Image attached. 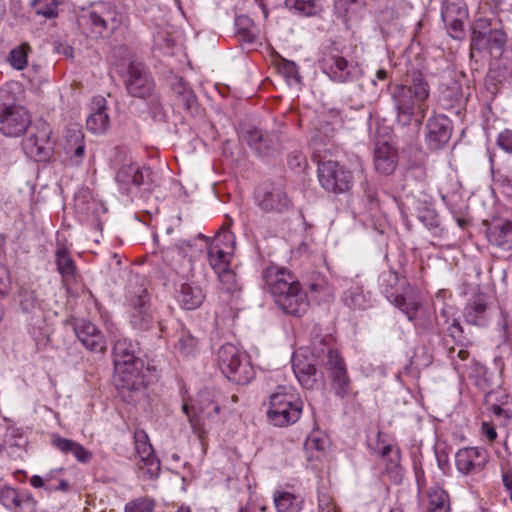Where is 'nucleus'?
I'll return each instance as SVG.
<instances>
[{"mask_svg": "<svg viewBox=\"0 0 512 512\" xmlns=\"http://www.w3.org/2000/svg\"><path fill=\"white\" fill-rule=\"evenodd\" d=\"M429 95V83L418 70L407 74L404 83L393 86L391 99L397 124L403 127L413 124L418 131L428 111Z\"/></svg>", "mask_w": 512, "mask_h": 512, "instance_id": "1", "label": "nucleus"}, {"mask_svg": "<svg viewBox=\"0 0 512 512\" xmlns=\"http://www.w3.org/2000/svg\"><path fill=\"white\" fill-rule=\"evenodd\" d=\"M113 362H114V383L126 402L135 401V396L141 393L147 380L144 374V362L137 356V344L126 337L114 336Z\"/></svg>", "mask_w": 512, "mask_h": 512, "instance_id": "2", "label": "nucleus"}, {"mask_svg": "<svg viewBox=\"0 0 512 512\" xmlns=\"http://www.w3.org/2000/svg\"><path fill=\"white\" fill-rule=\"evenodd\" d=\"M264 285L285 313L301 316L309 306L307 295L297 278L286 268L270 266L263 273Z\"/></svg>", "mask_w": 512, "mask_h": 512, "instance_id": "3", "label": "nucleus"}, {"mask_svg": "<svg viewBox=\"0 0 512 512\" xmlns=\"http://www.w3.org/2000/svg\"><path fill=\"white\" fill-rule=\"evenodd\" d=\"M122 18V14L113 6L100 3L79 15L77 23L83 34L98 39L112 35L121 25Z\"/></svg>", "mask_w": 512, "mask_h": 512, "instance_id": "4", "label": "nucleus"}, {"mask_svg": "<svg viewBox=\"0 0 512 512\" xmlns=\"http://www.w3.org/2000/svg\"><path fill=\"white\" fill-rule=\"evenodd\" d=\"M303 402L285 386H278L270 395L267 418L274 426L285 427L296 423L302 414Z\"/></svg>", "mask_w": 512, "mask_h": 512, "instance_id": "5", "label": "nucleus"}, {"mask_svg": "<svg viewBox=\"0 0 512 512\" xmlns=\"http://www.w3.org/2000/svg\"><path fill=\"white\" fill-rule=\"evenodd\" d=\"M217 362L221 372L230 381L245 385L254 377V371L244 353L231 343L220 347L217 353Z\"/></svg>", "mask_w": 512, "mask_h": 512, "instance_id": "6", "label": "nucleus"}, {"mask_svg": "<svg viewBox=\"0 0 512 512\" xmlns=\"http://www.w3.org/2000/svg\"><path fill=\"white\" fill-rule=\"evenodd\" d=\"M52 134L53 131L49 123L37 122L23 140L22 146L25 154L38 162L50 160L55 146Z\"/></svg>", "mask_w": 512, "mask_h": 512, "instance_id": "7", "label": "nucleus"}, {"mask_svg": "<svg viewBox=\"0 0 512 512\" xmlns=\"http://www.w3.org/2000/svg\"><path fill=\"white\" fill-rule=\"evenodd\" d=\"M317 176L321 187L334 194L348 192L354 183L352 172L337 161L319 162Z\"/></svg>", "mask_w": 512, "mask_h": 512, "instance_id": "8", "label": "nucleus"}, {"mask_svg": "<svg viewBox=\"0 0 512 512\" xmlns=\"http://www.w3.org/2000/svg\"><path fill=\"white\" fill-rule=\"evenodd\" d=\"M115 179L123 188H127L130 185L135 187L143 186V190L148 193L152 192L160 184L158 175L150 168L140 167L133 162L122 165L117 171Z\"/></svg>", "mask_w": 512, "mask_h": 512, "instance_id": "9", "label": "nucleus"}, {"mask_svg": "<svg viewBox=\"0 0 512 512\" xmlns=\"http://www.w3.org/2000/svg\"><path fill=\"white\" fill-rule=\"evenodd\" d=\"M127 93L134 98L146 99L155 91L153 77L140 62H131L125 79Z\"/></svg>", "mask_w": 512, "mask_h": 512, "instance_id": "10", "label": "nucleus"}, {"mask_svg": "<svg viewBox=\"0 0 512 512\" xmlns=\"http://www.w3.org/2000/svg\"><path fill=\"white\" fill-rule=\"evenodd\" d=\"M319 66L331 80L339 83L354 80L358 72L357 68L350 65L335 49L323 54Z\"/></svg>", "mask_w": 512, "mask_h": 512, "instance_id": "11", "label": "nucleus"}, {"mask_svg": "<svg viewBox=\"0 0 512 512\" xmlns=\"http://www.w3.org/2000/svg\"><path fill=\"white\" fill-rule=\"evenodd\" d=\"M129 323L134 330L144 332L154 327L156 318L150 306V299L145 289L130 301Z\"/></svg>", "mask_w": 512, "mask_h": 512, "instance_id": "12", "label": "nucleus"}, {"mask_svg": "<svg viewBox=\"0 0 512 512\" xmlns=\"http://www.w3.org/2000/svg\"><path fill=\"white\" fill-rule=\"evenodd\" d=\"M30 124V115L21 106H4L0 110V132L5 136H20L27 130Z\"/></svg>", "mask_w": 512, "mask_h": 512, "instance_id": "13", "label": "nucleus"}, {"mask_svg": "<svg viewBox=\"0 0 512 512\" xmlns=\"http://www.w3.org/2000/svg\"><path fill=\"white\" fill-rule=\"evenodd\" d=\"M135 450L139 457V470L148 479H155L160 472V461L154 454L152 445L144 430H137L134 434Z\"/></svg>", "mask_w": 512, "mask_h": 512, "instance_id": "14", "label": "nucleus"}, {"mask_svg": "<svg viewBox=\"0 0 512 512\" xmlns=\"http://www.w3.org/2000/svg\"><path fill=\"white\" fill-rule=\"evenodd\" d=\"M489 461L487 450L481 447H465L455 454V464L459 473L474 475L480 473Z\"/></svg>", "mask_w": 512, "mask_h": 512, "instance_id": "15", "label": "nucleus"}, {"mask_svg": "<svg viewBox=\"0 0 512 512\" xmlns=\"http://www.w3.org/2000/svg\"><path fill=\"white\" fill-rule=\"evenodd\" d=\"M449 336L454 340L455 346L448 350V356L453 362L454 368L458 373H466L467 365L465 363L469 358L467 347L472 344V341L464 334L463 327L457 320L448 327Z\"/></svg>", "mask_w": 512, "mask_h": 512, "instance_id": "16", "label": "nucleus"}, {"mask_svg": "<svg viewBox=\"0 0 512 512\" xmlns=\"http://www.w3.org/2000/svg\"><path fill=\"white\" fill-rule=\"evenodd\" d=\"M452 135V125L448 117L434 115L426 122L425 142L430 150L437 151L443 148Z\"/></svg>", "mask_w": 512, "mask_h": 512, "instance_id": "17", "label": "nucleus"}, {"mask_svg": "<svg viewBox=\"0 0 512 512\" xmlns=\"http://www.w3.org/2000/svg\"><path fill=\"white\" fill-rule=\"evenodd\" d=\"M73 329L77 339L87 350L94 353L105 352V337L94 323L86 319H77L73 324Z\"/></svg>", "mask_w": 512, "mask_h": 512, "instance_id": "18", "label": "nucleus"}, {"mask_svg": "<svg viewBox=\"0 0 512 512\" xmlns=\"http://www.w3.org/2000/svg\"><path fill=\"white\" fill-rule=\"evenodd\" d=\"M243 140L260 156H269L279 144V137L274 132L262 131L257 127H247L242 131Z\"/></svg>", "mask_w": 512, "mask_h": 512, "instance_id": "19", "label": "nucleus"}, {"mask_svg": "<svg viewBox=\"0 0 512 512\" xmlns=\"http://www.w3.org/2000/svg\"><path fill=\"white\" fill-rule=\"evenodd\" d=\"M256 203L265 213H283L292 205L286 192L280 187H272L264 192H258Z\"/></svg>", "mask_w": 512, "mask_h": 512, "instance_id": "20", "label": "nucleus"}, {"mask_svg": "<svg viewBox=\"0 0 512 512\" xmlns=\"http://www.w3.org/2000/svg\"><path fill=\"white\" fill-rule=\"evenodd\" d=\"M63 148L70 165L78 166L82 163L85 156V144L80 126L71 125L67 128Z\"/></svg>", "mask_w": 512, "mask_h": 512, "instance_id": "21", "label": "nucleus"}, {"mask_svg": "<svg viewBox=\"0 0 512 512\" xmlns=\"http://www.w3.org/2000/svg\"><path fill=\"white\" fill-rule=\"evenodd\" d=\"M292 369L299 382L305 389H313L317 383L315 364L301 353H294L292 357Z\"/></svg>", "mask_w": 512, "mask_h": 512, "instance_id": "22", "label": "nucleus"}, {"mask_svg": "<svg viewBox=\"0 0 512 512\" xmlns=\"http://www.w3.org/2000/svg\"><path fill=\"white\" fill-rule=\"evenodd\" d=\"M398 155L396 149L387 142L378 143L374 151L375 170L383 175H390L396 169Z\"/></svg>", "mask_w": 512, "mask_h": 512, "instance_id": "23", "label": "nucleus"}, {"mask_svg": "<svg viewBox=\"0 0 512 512\" xmlns=\"http://www.w3.org/2000/svg\"><path fill=\"white\" fill-rule=\"evenodd\" d=\"M488 242L503 251L512 250V221L506 220L489 226L486 230Z\"/></svg>", "mask_w": 512, "mask_h": 512, "instance_id": "24", "label": "nucleus"}, {"mask_svg": "<svg viewBox=\"0 0 512 512\" xmlns=\"http://www.w3.org/2000/svg\"><path fill=\"white\" fill-rule=\"evenodd\" d=\"M51 444L54 448L58 449L65 455L72 454L80 463H87L92 458V453L88 451L83 445L72 439L62 437L58 434L52 435Z\"/></svg>", "mask_w": 512, "mask_h": 512, "instance_id": "25", "label": "nucleus"}, {"mask_svg": "<svg viewBox=\"0 0 512 512\" xmlns=\"http://www.w3.org/2000/svg\"><path fill=\"white\" fill-rule=\"evenodd\" d=\"M205 299L203 289L196 283H182L177 292V300L182 308L194 310L201 306Z\"/></svg>", "mask_w": 512, "mask_h": 512, "instance_id": "26", "label": "nucleus"}, {"mask_svg": "<svg viewBox=\"0 0 512 512\" xmlns=\"http://www.w3.org/2000/svg\"><path fill=\"white\" fill-rule=\"evenodd\" d=\"M225 397L218 390L205 389L200 394L199 410L207 418H214L222 408H225Z\"/></svg>", "mask_w": 512, "mask_h": 512, "instance_id": "27", "label": "nucleus"}, {"mask_svg": "<svg viewBox=\"0 0 512 512\" xmlns=\"http://www.w3.org/2000/svg\"><path fill=\"white\" fill-rule=\"evenodd\" d=\"M106 101L102 97L95 98L93 101L94 112L86 120V127L94 134H102L109 128V116L106 111Z\"/></svg>", "mask_w": 512, "mask_h": 512, "instance_id": "28", "label": "nucleus"}, {"mask_svg": "<svg viewBox=\"0 0 512 512\" xmlns=\"http://www.w3.org/2000/svg\"><path fill=\"white\" fill-rule=\"evenodd\" d=\"M172 90L177 97L178 103L187 113L190 115L198 113L199 106L196 95L183 79L176 80L172 85Z\"/></svg>", "mask_w": 512, "mask_h": 512, "instance_id": "29", "label": "nucleus"}, {"mask_svg": "<svg viewBox=\"0 0 512 512\" xmlns=\"http://www.w3.org/2000/svg\"><path fill=\"white\" fill-rule=\"evenodd\" d=\"M335 134L332 125L323 119H317L310 129L311 145L315 152H322V146L326 145Z\"/></svg>", "mask_w": 512, "mask_h": 512, "instance_id": "30", "label": "nucleus"}, {"mask_svg": "<svg viewBox=\"0 0 512 512\" xmlns=\"http://www.w3.org/2000/svg\"><path fill=\"white\" fill-rule=\"evenodd\" d=\"M342 302L353 310H364L370 305V294L360 285H351L342 294Z\"/></svg>", "mask_w": 512, "mask_h": 512, "instance_id": "31", "label": "nucleus"}, {"mask_svg": "<svg viewBox=\"0 0 512 512\" xmlns=\"http://www.w3.org/2000/svg\"><path fill=\"white\" fill-rule=\"evenodd\" d=\"M438 102L446 110L460 107L463 103L461 85L455 81L451 84L442 85L438 96Z\"/></svg>", "mask_w": 512, "mask_h": 512, "instance_id": "32", "label": "nucleus"}, {"mask_svg": "<svg viewBox=\"0 0 512 512\" xmlns=\"http://www.w3.org/2000/svg\"><path fill=\"white\" fill-rule=\"evenodd\" d=\"M273 501L277 512H300L304 503L301 496L288 491H275Z\"/></svg>", "mask_w": 512, "mask_h": 512, "instance_id": "33", "label": "nucleus"}, {"mask_svg": "<svg viewBox=\"0 0 512 512\" xmlns=\"http://www.w3.org/2000/svg\"><path fill=\"white\" fill-rule=\"evenodd\" d=\"M199 349L200 343L197 337L184 327L178 330L175 350L179 355L183 357L195 356Z\"/></svg>", "mask_w": 512, "mask_h": 512, "instance_id": "34", "label": "nucleus"}, {"mask_svg": "<svg viewBox=\"0 0 512 512\" xmlns=\"http://www.w3.org/2000/svg\"><path fill=\"white\" fill-rule=\"evenodd\" d=\"M55 263L57 271L63 280H69L76 274V265L69 250L62 244H57L55 250Z\"/></svg>", "mask_w": 512, "mask_h": 512, "instance_id": "35", "label": "nucleus"}, {"mask_svg": "<svg viewBox=\"0 0 512 512\" xmlns=\"http://www.w3.org/2000/svg\"><path fill=\"white\" fill-rule=\"evenodd\" d=\"M219 280V290L229 299L238 298L242 290V285L236 273L230 268L217 275Z\"/></svg>", "mask_w": 512, "mask_h": 512, "instance_id": "36", "label": "nucleus"}, {"mask_svg": "<svg viewBox=\"0 0 512 512\" xmlns=\"http://www.w3.org/2000/svg\"><path fill=\"white\" fill-rule=\"evenodd\" d=\"M207 255L209 264L217 275L230 269L232 251H224L218 245H211Z\"/></svg>", "mask_w": 512, "mask_h": 512, "instance_id": "37", "label": "nucleus"}, {"mask_svg": "<svg viewBox=\"0 0 512 512\" xmlns=\"http://www.w3.org/2000/svg\"><path fill=\"white\" fill-rule=\"evenodd\" d=\"M64 468L51 470L45 476L34 475L30 478V484L34 488H44L47 491H67L70 487L69 482L60 479L57 483H50V476L52 474H63Z\"/></svg>", "mask_w": 512, "mask_h": 512, "instance_id": "38", "label": "nucleus"}, {"mask_svg": "<svg viewBox=\"0 0 512 512\" xmlns=\"http://www.w3.org/2000/svg\"><path fill=\"white\" fill-rule=\"evenodd\" d=\"M428 512H450L448 493L439 485L430 487L428 491Z\"/></svg>", "mask_w": 512, "mask_h": 512, "instance_id": "39", "label": "nucleus"}, {"mask_svg": "<svg viewBox=\"0 0 512 512\" xmlns=\"http://www.w3.org/2000/svg\"><path fill=\"white\" fill-rule=\"evenodd\" d=\"M467 17L468 10L463 1L444 0L441 9V18L443 22L458 19H467Z\"/></svg>", "mask_w": 512, "mask_h": 512, "instance_id": "40", "label": "nucleus"}, {"mask_svg": "<svg viewBox=\"0 0 512 512\" xmlns=\"http://www.w3.org/2000/svg\"><path fill=\"white\" fill-rule=\"evenodd\" d=\"M236 35L240 41L252 44L256 41V27L247 16H238L235 20Z\"/></svg>", "mask_w": 512, "mask_h": 512, "instance_id": "41", "label": "nucleus"}, {"mask_svg": "<svg viewBox=\"0 0 512 512\" xmlns=\"http://www.w3.org/2000/svg\"><path fill=\"white\" fill-rule=\"evenodd\" d=\"M331 380V388L337 397L344 398L350 392V378L348 376L347 368L329 373Z\"/></svg>", "mask_w": 512, "mask_h": 512, "instance_id": "42", "label": "nucleus"}, {"mask_svg": "<svg viewBox=\"0 0 512 512\" xmlns=\"http://www.w3.org/2000/svg\"><path fill=\"white\" fill-rule=\"evenodd\" d=\"M487 33V51L490 53V55H494L495 53L497 56H500L502 54V51L504 50V47L507 42V36L506 33L501 29H490Z\"/></svg>", "mask_w": 512, "mask_h": 512, "instance_id": "43", "label": "nucleus"}, {"mask_svg": "<svg viewBox=\"0 0 512 512\" xmlns=\"http://www.w3.org/2000/svg\"><path fill=\"white\" fill-rule=\"evenodd\" d=\"M192 247V243L188 240L179 241L174 246L166 248L163 252L164 258L171 261V265H176L188 255Z\"/></svg>", "mask_w": 512, "mask_h": 512, "instance_id": "44", "label": "nucleus"}, {"mask_svg": "<svg viewBox=\"0 0 512 512\" xmlns=\"http://www.w3.org/2000/svg\"><path fill=\"white\" fill-rule=\"evenodd\" d=\"M405 178L407 182H415L420 188L427 184V169L423 161L413 163L407 168Z\"/></svg>", "mask_w": 512, "mask_h": 512, "instance_id": "45", "label": "nucleus"}, {"mask_svg": "<svg viewBox=\"0 0 512 512\" xmlns=\"http://www.w3.org/2000/svg\"><path fill=\"white\" fill-rule=\"evenodd\" d=\"M285 5L305 16L314 15L320 9L317 0H286Z\"/></svg>", "mask_w": 512, "mask_h": 512, "instance_id": "46", "label": "nucleus"}, {"mask_svg": "<svg viewBox=\"0 0 512 512\" xmlns=\"http://www.w3.org/2000/svg\"><path fill=\"white\" fill-rule=\"evenodd\" d=\"M148 111L152 118L156 121L165 122L167 113L160 96L154 92L146 98Z\"/></svg>", "mask_w": 512, "mask_h": 512, "instance_id": "47", "label": "nucleus"}, {"mask_svg": "<svg viewBox=\"0 0 512 512\" xmlns=\"http://www.w3.org/2000/svg\"><path fill=\"white\" fill-rule=\"evenodd\" d=\"M336 349L331 343V338L326 337H316L312 341L311 353L313 357L323 358L329 357Z\"/></svg>", "mask_w": 512, "mask_h": 512, "instance_id": "48", "label": "nucleus"}, {"mask_svg": "<svg viewBox=\"0 0 512 512\" xmlns=\"http://www.w3.org/2000/svg\"><path fill=\"white\" fill-rule=\"evenodd\" d=\"M392 303L399 308L407 318L412 321L420 307V304L414 300L405 298L403 295H396Z\"/></svg>", "mask_w": 512, "mask_h": 512, "instance_id": "49", "label": "nucleus"}, {"mask_svg": "<svg viewBox=\"0 0 512 512\" xmlns=\"http://www.w3.org/2000/svg\"><path fill=\"white\" fill-rule=\"evenodd\" d=\"M20 305L24 312L33 313L41 309V302L34 290H22L20 293Z\"/></svg>", "mask_w": 512, "mask_h": 512, "instance_id": "50", "label": "nucleus"}, {"mask_svg": "<svg viewBox=\"0 0 512 512\" xmlns=\"http://www.w3.org/2000/svg\"><path fill=\"white\" fill-rule=\"evenodd\" d=\"M32 7L37 15L54 18L58 14L56 0H33Z\"/></svg>", "mask_w": 512, "mask_h": 512, "instance_id": "51", "label": "nucleus"}, {"mask_svg": "<svg viewBox=\"0 0 512 512\" xmlns=\"http://www.w3.org/2000/svg\"><path fill=\"white\" fill-rule=\"evenodd\" d=\"M487 305L483 302H474L470 308L466 310L465 317L467 322L481 326L484 324L483 315L485 314Z\"/></svg>", "mask_w": 512, "mask_h": 512, "instance_id": "52", "label": "nucleus"}, {"mask_svg": "<svg viewBox=\"0 0 512 512\" xmlns=\"http://www.w3.org/2000/svg\"><path fill=\"white\" fill-rule=\"evenodd\" d=\"M29 46L23 44L11 50L9 55V62L11 66L17 70H22L27 65V49Z\"/></svg>", "mask_w": 512, "mask_h": 512, "instance_id": "53", "label": "nucleus"}, {"mask_svg": "<svg viewBox=\"0 0 512 512\" xmlns=\"http://www.w3.org/2000/svg\"><path fill=\"white\" fill-rule=\"evenodd\" d=\"M22 494V491H18L12 487H3L0 489V503L9 511L15 508L16 503Z\"/></svg>", "mask_w": 512, "mask_h": 512, "instance_id": "54", "label": "nucleus"}, {"mask_svg": "<svg viewBox=\"0 0 512 512\" xmlns=\"http://www.w3.org/2000/svg\"><path fill=\"white\" fill-rule=\"evenodd\" d=\"M155 503L147 497H140L128 502L125 506V512H152Z\"/></svg>", "mask_w": 512, "mask_h": 512, "instance_id": "55", "label": "nucleus"}, {"mask_svg": "<svg viewBox=\"0 0 512 512\" xmlns=\"http://www.w3.org/2000/svg\"><path fill=\"white\" fill-rule=\"evenodd\" d=\"M432 363V356L428 353L427 349L422 346L418 347L414 355L410 359V365L417 370L426 368Z\"/></svg>", "mask_w": 512, "mask_h": 512, "instance_id": "56", "label": "nucleus"}, {"mask_svg": "<svg viewBox=\"0 0 512 512\" xmlns=\"http://www.w3.org/2000/svg\"><path fill=\"white\" fill-rule=\"evenodd\" d=\"M15 506L11 512H37V501L25 491H22Z\"/></svg>", "mask_w": 512, "mask_h": 512, "instance_id": "57", "label": "nucleus"}, {"mask_svg": "<svg viewBox=\"0 0 512 512\" xmlns=\"http://www.w3.org/2000/svg\"><path fill=\"white\" fill-rule=\"evenodd\" d=\"M487 33L484 31L472 30L470 37L471 56L474 52L487 51Z\"/></svg>", "mask_w": 512, "mask_h": 512, "instance_id": "58", "label": "nucleus"}, {"mask_svg": "<svg viewBox=\"0 0 512 512\" xmlns=\"http://www.w3.org/2000/svg\"><path fill=\"white\" fill-rule=\"evenodd\" d=\"M318 512H339L333 497L325 491H318Z\"/></svg>", "mask_w": 512, "mask_h": 512, "instance_id": "59", "label": "nucleus"}, {"mask_svg": "<svg viewBox=\"0 0 512 512\" xmlns=\"http://www.w3.org/2000/svg\"><path fill=\"white\" fill-rule=\"evenodd\" d=\"M325 368L329 373L336 372L346 368V364L344 359L336 349L329 357H327V361L325 362Z\"/></svg>", "mask_w": 512, "mask_h": 512, "instance_id": "60", "label": "nucleus"}, {"mask_svg": "<svg viewBox=\"0 0 512 512\" xmlns=\"http://www.w3.org/2000/svg\"><path fill=\"white\" fill-rule=\"evenodd\" d=\"M466 19H458V20H451V21H445L444 24L446 25L448 34L453 39H463L465 32H464V21Z\"/></svg>", "mask_w": 512, "mask_h": 512, "instance_id": "61", "label": "nucleus"}, {"mask_svg": "<svg viewBox=\"0 0 512 512\" xmlns=\"http://www.w3.org/2000/svg\"><path fill=\"white\" fill-rule=\"evenodd\" d=\"M494 417L504 421L512 418V405L504 403L502 405L491 404L488 408Z\"/></svg>", "mask_w": 512, "mask_h": 512, "instance_id": "62", "label": "nucleus"}, {"mask_svg": "<svg viewBox=\"0 0 512 512\" xmlns=\"http://www.w3.org/2000/svg\"><path fill=\"white\" fill-rule=\"evenodd\" d=\"M182 410L184 414L187 416L189 423L195 433L201 435L204 433V429L200 424L199 417L196 415L195 408L190 407L188 404H183Z\"/></svg>", "mask_w": 512, "mask_h": 512, "instance_id": "63", "label": "nucleus"}, {"mask_svg": "<svg viewBox=\"0 0 512 512\" xmlns=\"http://www.w3.org/2000/svg\"><path fill=\"white\" fill-rule=\"evenodd\" d=\"M279 70L287 79H292L299 82L300 75L298 72V66L293 61L284 59L279 66Z\"/></svg>", "mask_w": 512, "mask_h": 512, "instance_id": "64", "label": "nucleus"}]
</instances>
